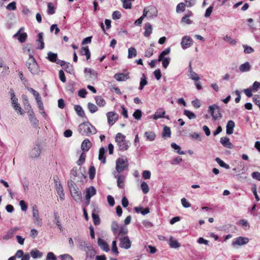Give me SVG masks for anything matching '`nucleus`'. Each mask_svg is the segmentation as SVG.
<instances>
[{"instance_id": "obj_1", "label": "nucleus", "mask_w": 260, "mask_h": 260, "mask_svg": "<svg viewBox=\"0 0 260 260\" xmlns=\"http://www.w3.org/2000/svg\"><path fill=\"white\" fill-rule=\"evenodd\" d=\"M78 131L83 136H90L96 133L95 128L89 122L80 124L78 126Z\"/></svg>"}, {"instance_id": "obj_2", "label": "nucleus", "mask_w": 260, "mask_h": 260, "mask_svg": "<svg viewBox=\"0 0 260 260\" xmlns=\"http://www.w3.org/2000/svg\"><path fill=\"white\" fill-rule=\"evenodd\" d=\"M68 184L71 196L73 199L76 202L80 203L82 201V197L81 192L79 191V188L74 184L72 181H69Z\"/></svg>"}, {"instance_id": "obj_3", "label": "nucleus", "mask_w": 260, "mask_h": 260, "mask_svg": "<svg viewBox=\"0 0 260 260\" xmlns=\"http://www.w3.org/2000/svg\"><path fill=\"white\" fill-rule=\"evenodd\" d=\"M26 66L30 72L32 74H37L39 73V66L32 55H30V57H29L26 61Z\"/></svg>"}, {"instance_id": "obj_4", "label": "nucleus", "mask_w": 260, "mask_h": 260, "mask_svg": "<svg viewBox=\"0 0 260 260\" xmlns=\"http://www.w3.org/2000/svg\"><path fill=\"white\" fill-rule=\"evenodd\" d=\"M79 247L86 252L87 258H89L90 260L93 259L96 254V251L92 246L84 242V244L80 245Z\"/></svg>"}, {"instance_id": "obj_5", "label": "nucleus", "mask_w": 260, "mask_h": 260, "mask_svg": "<svg viewBox=\"0 0 260 260\" xmlns=\"http://www.w3.org/2000/svg\"><path fill=\"white\" fill-rule=\"evenodd\" d=\"M128 167V161L126 158L122 157L117 159L116 170L118 173H121Z\"/></svg>"}, {"instance_id": "obj_6", "label": "nucleus", "mask_w": 260, "mask_h": 260, "mask_svg": "<svg viewBox=\"0 0 260 260\" xmlns=\"http://www.w3.org/2000/svg\"><path fill=\"white\" fill-rule=\"evenodd\" d=\"M208 112L211 114L214 120L220 119L222 117L219 107L215 104L209 107Z\"/></svg>"}, {"instance_id": "obj_7", "label": "nucleus", "mask_w": 260, "mask_h": 260, "mask_svg": "<svg viewBox=\"0 0 260 260\" xmlns=\"http://www.w3.org/2000/svg\"><path fill=\"white\" fill-rule=\"evenodd\" d=\"M32 214L34 223L37 226H41L42 224V219L40 217L37 206L34 205L32 207Z\"/></svg>"}, {"instance_id": "obj_8", "label": "nucleus", "mask_w": 260, "mask_h": 260, "mask_svg": "<svg viewBox=\"0 0 260 260\" xmlns=\"http://www.w3.org/2000/svg\"><path fill=\"white\" fill-rule=\"evenodd\" d=\"M249 241V240L248 238L240 236L233 240L232 245L234 248H237L238 246H242L247 244Z\"/></svg>"}, {"instance_id": "obj_9", "label": "nucleus", "mask_w": 260, "mask_h": 260, "mask_svg": "<svg viewBox=\"0 0 260 260\" xmlns=\"http://www.w3.org/2000/svg\"><path fill=\"white\" fill-rule=\"evenodd\" d=\"M84 72L85 74V77L86 79L88 81L94 80L98 77L97 72L91 68H85Z\"/></svg>"}, {"instance_id": "obj_10", "label": "nucleus", "mask_w": 260, "mask_h": 260, "mask_svg": "<svg viewBox=\"0 0 260 260\" xmlns=\"http://www.w3.org/2000/svg\"><path fill=\"white\" fill-rule=\"evenodd\" d=\"M119 246L121 248L128 249L131 248L132 242L128 236H124L119 238Z\"/></svg>"}, {"instance_id": "obj_11", "label": "nucleus", "mask_w": 260, "mask_h": 260, "mask_svg": "<svg viewBox=\"0 0 260 260\" xmlns=\"http://www.w3.org/2000/svg\"><path fill=\"white\" fill-rule=\"evenodd\" d=\"M145 11L147 12L146 17L148 16L149 19H152L157 15V10L156 8L153 6L145 7L143 10V13H145Z\"/></svg>"}, {"instance_id": "obj_12", "label": "nucleus", "mask_w": 260, "mask_h": 260, "mask_svg": "<svg viewBox=\"0 0 260 260\" xmlns=\"http://www.w3.org/2000/svg\"><path fill=\"white\" fill-rule=\"evenodd\" d=\"M96 193L95 188L91 186L89 187L86 189L85 190V203L86 205H89L90 203V198L94 196Z\"/></svg>"}, {"instance_id": "obj_13", "label": "nucleus", "mask_w": 260, "mask_h": 260, "mask_svg": "<svg viewBox=\"0 0 260 260\" xmlns=\"http://www.w3.org/2000/svg\"><path fill=\"white\" fill-rule=\"evenodd\" d=\"M27 37V34L24 32L23 27H21L17 32L13 36V37L16 38L20 43L25 42Z\"/></svg>"}, {"instance_id": "obj_14", "label": "nucleus", "mask_w": 260, "mask_h": 260, "mask_svg": "<svg viewBox=\"0 0 260 260\" xmlns=\"http://www.w3.org/2000/svg\"><path fill=\"white\" fill-rule=\"evenodd\" d=\"M56 63L57 64H59L63 69H64L66 72L69 73L71 74L74 73V68L72 64L69 63H67L63 61L58 60Z\"/></svg>"}, {"instance_id": "obj_15", "label": "nucleus", "mask_w": 260, "mask_h": 260, "mask_svg": "<svg viewBox=\"0 0 260 260\" xmlns=\"http://www.w3.org/2000/svg\"><path fill=\"white\" fill-rule=\"evenodd\" d=\"M192 44V40L187 36H184L181 42V45L183 49H186L190 47Z\"/></svg>"}, {"instance_id": "obj_16", "label": "nucleus", "mask_w": 260, "mask_h": 260, "mask_svg": "<svg viewBox=\"0 0 260 260\" xmlns=\"http://www.w3.org/2000/svg\"><path fill=\"white\" fill-rule=\"evenodd\" d=\"M108 122L110 125H113L118 118V114L115 112H109L106 114Z\"/></svg>"}, {"instance_id": "obj_17", "label": "nucleus", "mask_w": 260, "mask_h": 260, "mask_svg": "<svg viewBox=\"0 0 260 260\" xmlns=\"http://www.w3.org/2000/svg\"><path fill=\"white\" fill-rule=\"evenodd\" d=\"M41 154V148L39 146H35L29 152V156L32 158H38Z\"/></svg>"}, {"instance_id": "obj_18", "label": "nucleus", "mask_w": 260, "mask_h": 260, "mask_svg": "<svg viewBox=\"0 0 260 260\" xmlns=\"http://www.w3.org/2000/svg\"><path fill=\"white\" fill-rule=\"evenodd\" d=\"M55 188L57 194L59 196V198L61 200L64 199V194L63 192V189L62 185L60 183H58L57 181H55Z\"/></svg>"}, {"instance_id": "obj_19", "label": "nucleus", "mask_w": 260, "mask_h": 260, "mask_svg": "<svg viewBox=\"0 0 260 260\" xmlns=\"http://www.w3.org/2000/svg\"><path fill=\"white\" fill-rule=\"evenodd\" d=\"M43 33L40 32L38 34V39L36 41V45L37 49L42 50L44 48V43L43 40Z\"/></svg>"}, {"instance_id": "obj_20", "label": "nucleus", "mask_w": 260, "mask_h": 260, "mask_svg": "<svg viewBox=\"0 0 260 260\" xmlns=\"http://www.w3.org/2000/svg\"><path fill=\"white\" fill-rule=\"evenodd\" d=\"M19 229L18 228H14L9 230L7 234L3 236V239L5 240H8L11 239L13 236L15 234L16 232Z\"/></svg>"}, {"instance_id": "obj_21", "label": "nucleus", "mask_w": 260, "mask_h": 260, "mask_svg": "<svg viewBox=\"0 0 260 260\" xmlns=\"http://www.w3.org/2000/svg\"><path fill=\"white\" fill-rule=\"evenodd\" d=\"M98 245L104 251L108 252L109 251V246L108 244L102 239L99 238L98 240Z\"/></svg>"}, {"instance_id": "obj_22", "label": "nucleus", "mask_w": 260, "mask_h": 260, "mask_svg": "<svg viewBox=\"0 0 260 260\" xmlns=\"http://www.w3.org/2000/svg\"><path fill=\"white\" fill-rule=\"evenodd\" d=\"M114 78L118 81H123L129 78L128 74L117 73L114 75Z\"/></svg>"}, {"instance_id": "obj_23", "label": "nucleus", "mask_w": 260, "mask_h": 260, "mask_svg": "<svg viewBox=\"0 0 260 260\" xmlns=\"http://www.w3.org/2000/svg\"><path fill=\"white\" fill-rule=\"evenodd\" d=\"M220 143L224 146L228 148H232L233 144L230 142V139L226 137H223L220 138Z\"/></svg>"}, {"instance_id": "obj_24", "label": "nucleus", "mask_w": 260, "mask_h": 260, "mask_svg": "<svg viewBox=\"0 0 260 260\" xmlns=\"http://www.w3.org/2000/svg\"><path fill=\"white\" fill-rule=\"evenodd\" d=\"M169 245L172 248H178L181 246V244L172 236L170 237Z\"/></svg>"}, {"instance_id": "obj_25", "label": "nucleus", "mask_w": 260, "mask_h": 260, "mask_svg": "<svg viewBox=\"0 0 260 260\" xmlns=\"http://www.w3.org/2000/svg\"><path fill=\"white\" fill-rule=\"evenodd\" d=\"M235 123L232 120H230L228 122L226 126V132L228 135H231L233 133V129L235 127Z\"/></svg>"}, {"instance_id": "obj_26", "label": "nucleus", "mask_w": 260, "mask_h": 260, "mask_svg": "<svg viewBox=\"0 0 260 260\" xmlns=\"http://www.w3.org/2000/svg\"><path fill=\"white\" fill-rule=\"evenodd\" d=\"M91 146L90 141L86 139L83 141L81 144V149L84 151H87Z\"/></svg>"}, {"instance_id": "obj_27", "label": "nucleus", "mask_w": 260, "mask_h": 260, "mask_svg": "<svg viewBox=\"0 0 260 260\" xmlns=\"http://www.w3.org/2000/svg\"><path fill=\"white\" fill-rule=\"evenodd\" d=\"M152 26L150 23H146L145 25V31L144 35L146 37H148L152 33Z\"/></svg>"}, {"instance_id": "obj_28", "label": "nucleus", "mask_w": 260, "mask_h": 260, "mask_svg": "<svg viewBox=\"0 0 260 260\" xmlns=\"http://www.w3.org/2000/svg\"><path fill=\"white\" fill-rule=\"evenodd\" d=\"M31 256L34 258L42 257L43 253L37 249H32L30 252Z\"/></svg>"}, {"instance_id": "obj_29", "label": "nucleus", "mask_w": 260, "mask_h": 260, "mask_svg": "<svg viewBox=\"0 0 260 260\" xmlns=\"http://www.w3.org/2000/svg\"><path fill=\"white\" fill-rule=\"evenodd\" d=\"M106 150L104 148L101 147L99 150V159L102 161L103 164L106 163V157L105 156V153L106 152Z\"/></svg>"}, {"instance_id": "obj_30", "label": "nucleus", "mask_w": 260, "mask_h": 260, "mask_svg": "<svg viewBox=\"0 0 260 260\" xmlns=\"http://www.w3.org/2000/svg\"><path fill=\"white\" fill-rule=\"evenodd\" d=\"M251 66L248 62H245L239 67V70L242 72H246L250 71Z\"/></svg>"}, {"instance_id": "obj_31", "label": "nucleus", "mask_w": 260, "mask_h": 260, "mask_svg": "<svg viewBox=\"0 0 260 260\" xmlns=\"http://www.w3.org/2000/svg\"><path fill=\"white\" fill-rule=\"evenodd\" d=\"M95 101L96 104L101 107H103L106 105V101L101 96H96L95 97Z\"/></svg>"}, {"instance_id": "obj_32", "label": "nucleus", "mask_w": 260, "mask_h": 260, "mask_svg": "<svg viewBox=\"0 0 260 260\" xmlns=\"http://www.w3.org/2000/svg\"><path fill=\"white\" fill-rule=\"evenodd\" d=\"M165 113L166 112L164 110L162 109H159L153 115V118L154 119L156 120L159 118L164 117Z\"/></svg>"}, {"instance_id": "obj_33", "label": "nucleus", "mask_w": 260, "mask_h": 260, "mask_svg": "<svg viewBox=\"0 0 260 260\" xmlns=\"http://www.w3.org/2000/svg\"><path fill=\"white\" fill-rule=\"evenodd\" d=\"M131 145V142L125 140L123 141V142H121L119 143L118 146L119 148L121 150H126L129 148V146Z\"/></svg>"}, {"instance_id": "obj_34", "label": "nucleus", "mask_w": 260, "mask_h": 260, "mask_svg": "<svg viewBox=\"0 0 260 260\" xmlns=\"http://www.w3.org/2000/svg\"><path fill=\"white\" fill-rule=\"evenodd\" d=\"M80 54L82 55H85L87 60H88L90 57V52L87 47H82L80 50Z\"/></svg>"}, {"instance_id": "obj_35", "label": "nucleus", "mask_w": 260, "mask_h": 260, "mask_svg": "<svg viewBox=\"0 0 260 260\" xmlns=\"http://www.w3.org/2000/svg\"><path fill=\"white\" fill-rule=\"evenodd\" d=\"M137 54L136 49L134 47H130L128 49V58H132L133 57H136Z\"/></svg>"}, {"instance_id": "obj_36", "label": "nucleus", "mask_w": 260, "mask_h": 260, "mask_svg": "<svg viewBox=\"0 0 260 260\" xmlns=\"http://www.w3.org/2000/svg\"><path fill=\"white\" fill-rule=\"evenodd\" d=\"M47 59L53 62H56L57 57V54L56 53H54L51 52H49L47 54Z\"/></svg>"}, {"instance_id": "obj_37", "label": "nucleus", "mask_w": 260, "mask_h": 260, "mask_svg": "<svg viewBox=\"0 0 260 260\" xmlns=\"http://www.w3.org/2000/svg\"><path fill=\"white\" fill-rule=\"evenodd\" d=\"M188 76L190 79L196 81H198L200 79L198 75L196 73L193 72L191 68H190L189 70Z\"/></svg>"}, {"instance_id": "obj_38", "label": "nucleus", "mask_w": 260, "mask_h": 260, "mask_svg": "<svg viewBox=\"0 0 260 260\" xmlns=\"http://www.w3.org/2000/svg\"><path fill=\"white\" fill-rule=\"evenodd\" d=\"M125 136L121 133H118L115 137V141L117 143V145L121 142H123L125 139Z\"/></svg>"}, {"instance_id": "obj_39", "label": "nucleus", "mask_w": 260, "mask_h": 260, "mask_svg": "<svg viewBox=\"0 0 260 260\" xmlns=\"http://www.w3.org/2000/svg\"><path fill=\"white\" fill-rule=\"evenodd\" d=\"M171 132L170 128L167 126H165L162 132V137L170 138L171 137Z\"/></svg>"}, {"instance_id": "obj_40", "label": "nucleus", "mask_w": 260, "mask_h": 260, "mask_svg": "<svg viewBox=\"0 0 260 260\" xmlns=\"http://www.w3.org/2000/svg\"><path fill=\"white\" fill-rule=\"evenodd\" d=\"M171 49L170 48H167L165 50H164L162 52H161L160 55L158 56V61H160L162 59V58L166 57L165 56L167 54H169L170 53Z\"/></svg>"}, {"instance_id": "obj_41", "label": "nucleus", "mask_w": 260, "mask_h": 260, "mask_svg": "<svg viewBox=\"0 0 260 260\" xmlns=\"http://www.w3.org/2000/svg\"><path fill=\"white\" fill-rule=\"evenodd\" d=\"M115 177L117 178V186L118 187L122 188L123 187V182L125 179V177L123 175H120L118 177L115 176Z\"/></svg>"}, {"instance_id": "obj_42", "label": "nucleus", "mask_w": 260, "mask_h": 260, "mask_svg": "<svg viewBox=\"0 0 260 260\" xmlns=\"http://www.w3.org/2000/svg\"><path fill=\"white\" fill-rule=\"evenodd\" d=\"M144 134L147 139L150 141H153L156 137L155 134L152 132H146Z\"/></svg>"}, {"instance_id": "obj_43", "label": "nucleus", "mask_w": 260, "mask_h": 260, "mask_svg": "<svg viewBox=\"0 0 260 260\" xmlns=\"http://www.w3.org/2000/svg\"><path fill=\"white\" fill-rule=\"evenodd\" d=\"M75 110L77 114L80 117H84V112L82 107L79 105H75L74 107Z\"/></svg>"}, {"instance_id": "obj_44", "label": "nucleus", "mask_w": 260, "mask_h": 260, "mask_svg": "<svg viewBox=\"0 0 260 260\" xmlns=\"http://www.w3.org/2000/svg\"><path fill=\"white\" fill-rule=\"evenodd\" d=\"M147 81L146 78L145 77V76L144 75V74H143L142 77L141 78L139 89L142 90L143 89L144 87L146 85H147Z\"/></svg>"}, {"instance_id": "obj_45", "label": "nucleus", "mask_w": 260, "mask_h": 260, "mask_svg": "<svg viewBox=\"0 0 260 260\" xmlns=\"http://www.w3.org/2000/svg\"><path fill=\"white\" fill-rule=\"evenodd\" d=\"M192 15L191 12L189 11L188 14L185 15L181 19L182 22L188 24L191 23V21L188 18V17Z\"/></svg>"}, {"instance_id": "obj_46", "label": "nucleus", "mask_w": 260, "mask_h": 260, "mask_svg": "<svg viewBox=\"0 0 260 260\" xmlns=\"http://www.w3.org/2000/svg\"><path fill=\"white\" fill-rule=\"evenodd\" d=\"M215 161L219 165L220 167L225 168L226 169H230V166L225 163L223 160H222L219 158L216 157L215 158Z\"/></svg>"}, {"instance_id": "obj_47", "label": "nucleus", "mask_w": 260, "mask_h": 260, "mask_svg": "<svg viewBox=\"0 0 260 260\" xmlns=\"http://www.w3.org/2000/svg\"><path fill=\"white\" fill-rule=\"evenodd\" d=\"M141 188L144 194L147 193L149 191V187L148 184L144 181L142 182L141 184Z\"/></svg>"}, {"instance_id": "obj_48", "label": "nucleus", "mask_w": 260, "mask_h": 260, "mask_svg": "<svg viewBox=\"0 0 260 260\" xmlns=\"http://www.w3.org/2000/svg\"><path fill=\"white\" fill-rule=\"evenodd\" d=\"M184 114L190 119H194L196 117L194 113L188 110H184Z\"/></svg>"}, {"instance_id": "obj_49", "label": "nucleus", "mask_w": 260, "mask_h": 260, "mask_svg": "<svg viewBox=\"0 0 260 260\" xmlns=\"http://www.w3.org/2000/svg\"><path fill=\"white\" fill-rule=\"evenodd\" d=\"M123 3V7L125 9H131L132 7V1L134 0H121Z\"/></svg>"}, {"instance_id": "obj_50", "label": "nucleus", "mask_w": 260, "mask_h": 260, "mask_svg": "<svg viewBox=\"0 0 260 260\" xmlns=\"http://www.w3.org/2000/svg\"><path fill=\"white\" fill-rule=\"evenodd\" d=\"M88 108L89 111L92 113H94L98 111V107L96 106L91 103H88Z\"/></svg>"}, {"instance_id": "obj_51", "label": "nucleus", "mask_w": 260, "mask_h": 260, "mask_svg": "<svg viewBox=\"0 0 260 260\" xmlns=\"http://www.w3.org/2000/svg\"><path fill=\"white\" fill-rule=\"evenodd\" d=\"M171 145V147L173 149L177 150V152L178 154H184L185 153L184 151L181 150L180 147L179 146H178V145H177L176 143H172Z\"/></svg>"}, {"instance_id": "obj_52", "label": "nucleus", "mask_w": 260, "mask_h": 260, "mask_svg": "<svg viewBox=\"0 0 260 260\" xmlns=\"http://www.w3.org/2000/svg\"><path fill=\"white\" fill-rule=\"evenodd\" d=\"M170 60L171 59L169 57L162 58L160 61L162 62V64L164 68L166 69L168 67Z\"/></svg>"}, {"instance_id": "obj_53", "label": "nucleus", "mask_w": 260, "mask_h": 260, "mask_svg": "<svg viewBox=\"0 0 260 260\" xmlns=\"http://www.w3.org/2000/svg\"><path fill=\"white\" fill-rule=\"evenodd\" d=\"M23 51L24 53H26L29 55H32L31 54V46L30 44H27L25 47L23 48Z\"/></svg>"}, {"instance_id": "obj_54", "label": "nucleus", "mask_w": 260, "mask_h": 260, "mask_svg": "<svg viewBox=\"0 0 260 260\" xmlns=\"http://www.w3.org/2000/svg\"><path fill=\"white\" fill-rule=\"evenodd\" d=\"M47 7L48 14L52 15L55 13L54 7L51 3H49L47 5Z\"/></svg>"}, {"instance_id": "obj_55", "label": "nucleus", "mask_w": 260, "mask_h": 260, "mask_svg": "<svg viewBox=\"0 0 260 260\" xmlns=\"http://www.w3.org/2000/svg\"><path fill=\"white\" fill-rule=\"evenodd\" d=\"M95 174V169L93 166H91L89 169V176L91 179H93Z\"/></svg>"}, {"instance_id": "obj_56", "label": "nucleus", "mask_w": 260, "mask_h": 260, "mask_svg": "<svg viewBox=\"0 0 260 260\" xmlns=\"http://www.w3.org/2000/svg\"><path fill=\"white\" fill-rule=\"evenodd\" d=\"M93 222L95 225H99L100 223V219L99 215L95 213L92 214Z\"/></svg>"}, {"instance_id": "obj_57", "label": "nucleus", "mask_w": 260, "mask_h": 260, "mask_svg": "<svg viewBox=\"0 0 260 260\" xmlns=\"http://www.w3.org/2000/svg\"><path fill=\"white\" fill-rule=\"evenodd\" d=\"M134 117L137 120L141 119L142 117V112L140 110H137L133 114Z\"/></svg>"}, {"instance_id": "obj_58", "label": "nucleus", "mask_w": 260, "mask_h": 260, "mask_svg": "<svg viewBox=\"0 0 260 260\" xmlns=\"http://www.w3.org/2000/svg\"><path fill=\"white\" fill-rule=\"evenodd\" d=\"M181 202L182 205L184 208H189L191 206L190 203L185 198H182Z\"/></svg>"}, {"instance_id": "obj_59", "label": "nucleus", "mask_w": 260, "mask_h": 260, "mask_svg": "<svg viewBox=\"0 0 260 260\" xmlns=\"http://www.w3.org/2000/svg\"><path fill=\"white\" fill-rule=\"evenodd\" d=\"M119 228L118 224L117 222L114 221L112 222L111 224V230L114 233H116Z\"/></svg>"}, {"instance_id": "obj_60", "label": "nucleus", "mask_w": 260, "mask_h": 260, "mask_svg": "<svg viewBox=\"0 0 260 260\" xmlns=\"http://www.w3.org/2000/svg\"><path fill=\"white\" fill-rule=\"evenodd\" d=\"M223 40L229 42L230 44L232 45H235L236 44V41L235 40L232 39L231 37L226 35L223 38Z\"/></svg>"}, {"instance_id": "obj_61", "label": "nucleus", "mask_w": 260, "mask_h": 260, "mask_svg": "<svg viewBox=\"0 0 260 260\" xmlns=\"http://www.w3.org/2000/svg\"><path fill=\"white\" fill-rule=\"evenodd\" d=\"M252 90L254 92H256L258 91V90L260 88V83L257 81H255L252 87H251Z\"/></svg>"}, {"instance_id": "obj_62", "label": "nucleus", "mask_w": 260, "mask_h": 260, "mask_svg": "<svg viewBox=\"0 0 260 260\" xmlns=\"http://www.w3.org/2000/svg\"><path fill=\"white\" fill-rule=\"evenodd\" d=\"M185 5L183 3H180L177 6L176 12L178 13L179 11H184L185 10Z\"/></svg>"}, {"instance_id": "obj_63", "label": "nucleus", "mask_w": 260, "mask_h": 260, "mask_svg": "<svg viewBox=\"0 0 260 260\" xmlns=\"http://www.w3.org/2000/svg\"><path fill=\"white\" fill-rule=\"evenodd\" d=\"M46 259V260H56L57 258H56V256L55 255V254L53 252H49L47 254Z\"/></svg>"}, {"instance_id": "obj_64", "label": "nucleus", "mask_w": 260, "mask_h": 260, "mask_svg": "<svg viewBox=\"0 0 260 260\" xmlns=\"http://www.w3.org/2000/svg\"><path fill=\"white\" fill-rule=\"evenodd\" d=\"M59 257L62 260H73L72 256L68 254L60 255Z\"/></svg>"}]
</instances>
